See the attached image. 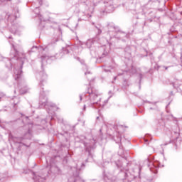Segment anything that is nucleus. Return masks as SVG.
I'll use <instances>...</instances> for the list:
<instances>
[{"label": "nucleus", "mask_w": 182, "mask_h": 182, "mask_svg": "<svg viewBox=\"0 0 182 182\" xmlns=\"http://www.w3.org/2000/svg\"><path fill=\"white\" fill-rule=\"evenodd\" d=\"M80 100H82V96H80Z\"/></svg>", "instance_id": "f257e3e1"}]
</instances>
